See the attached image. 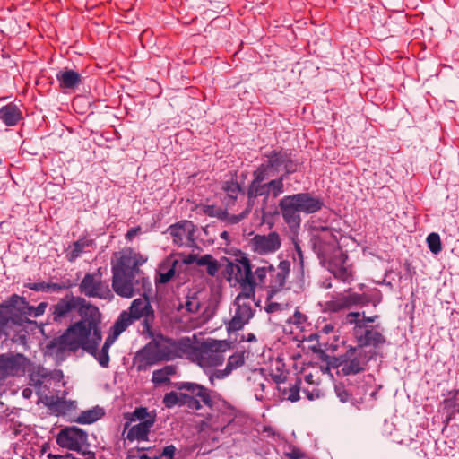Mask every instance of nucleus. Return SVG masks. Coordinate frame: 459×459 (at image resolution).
<instances>
[{
    "instance_id": "obj_8",
    "label": "nucleus",
    "mask_w": 459,
    "mask_h": 459,
    "mask_svg": "<svg viewBox=\"0 0 459 459\" xmlns=\"http://www.w3.org/2000/svg\"><path fill=\"white\" fill-rule=\"evenodd\" d=\"M75 313H78L82 319L92 317L93 321L100 314L96 307L88 304L83 299L73 295H67L61 299L55 305L53 311L55 320L73 316Z\"/></svg>"
},
{
    "instance_id": "obj_57",
    "label": "nucleus",
    "mask_w": 459,
    "mask_h": 459,
    "mask_svg": "<svg viewBox=\"0 0 459 459\" xmlns=\"http://www.w3.org/2000/svg\"><path fill=\"white\" fill-rule=\"evenodd\" d=\"M68 457H69V455H67V456H65H65H63V455H52V454H49V455H48V459H66V458H68Z\"/></svg>"
},
{
    "instance_id": "obj_27",
    "label": "nucleus",
    "mask_w": 459,
    "mask_h": 459,
    "mask_svg": "<svg viewBox=\"0 0 459 459\" xmlns=\"http://www.w3.org/2000/svg\"><path fill=\"white\" fill-rule=\"evenodd\" d=\"M189 359H196L198 365L202 368L219 366L224 360L222 353L197 351L195 346L194 353Z\"/></svg>"
},
{
    "instance_id": "obj_60",
    "label": "nucleus",
    "mask_w": 459,
    "mask_h": 459,
    "mask_svg": "<svg viewBox=\"0 0 459 459\" xmlns=\"http://www.w3.org/2000/svg\"><path fill=\"white\" fill-rule=\"evenodd\" d=\"M140 459H157V458H156V457H154V458H151V457H149L147 455H142L140 456Z\"/></svg>"
},
{
    "instance_id": "obj_58",
    "label": "nucleus",
    "mask_w": 459,
    "mask_h": 459,
    "mask_svg": "<svg viewBox=\"0 0 459 459\" xmlns=\"http://www.w3.org/2000/svg\"><path fill=\"white\" fill-rule=\"evenodd\" d=\"M30 394H31V390H30V389H28V388H26V389H24V390L22 391V395H23V397H25V398H29V397L30 396Z\"/></svg>"
},
{
    "instance_id": "obj_11",
    "label": "nucleus",
    "mask_w": 459,
    "mask_h": 459,
    "mask_svg": "<svg viewBox=\"0 0 459 459\" xmlns=\"http://www.w3.org/2000/svg\"><path fill=\"white\" fill-rule=\"evenodd\" d=\"M255 291H252L250 287L241 292L236 297L234 306L235 313L229 323V331H238L248 323L253 317L252 303L254 302Z\"/></svg>"
},
{
    "instance_id": "obj_35",
    "label": "nucleus",
    "mask_w": 459,
    "mask_h": 459,
    "mask_svg": "<svg viewBox=\"0 0 459 459\" xmlns=\"http://www.w3.org/2000/svg\"><path fill=\"white\" fill-rule=\"evenodd\" d=\"M289 176L280 175L278 178L271 179L267 182L269 195L273 198H277L284 192V180Z\"/></svg>"
},
{
    "instance_id": "obj_54",
    "label": "nucleus",
    "mask_w": 459,
    "mask_h": 459,
    "mask_svg": "<svg viewBox=\"0 0 459 459\" xmlns=\"http://www.w3.org/2000/svg\"><path fill=\"white\" fill-rule=\"evenodd\" d=\"M305 320V316L299 312L296 311L291 318V322L294 324H300Z\"/></svg>"
},
{
    "instance_id": "obj_13",
    "label": "nucleus",
    "mask_w": 459,
    "mask_h": 459,
    "mask_svg": "<svg viewBox=\"0 0 459 459\" xmlns=\"http://www.w3.org/2000/svg\"><path fill=\"white\" fill-rule=\"evenodd\" d=\"M290 270V263L289 260L280 261L277 267L273 265L266 267V283L265 285H258V287L268 289L269 299H273V296L283 288Z\"/></svg>"
},
{
    "instance_id": "obj_59",
    "label": "nucleus",
    "mask_w": 459,
    "mask_h": 459,
    "mask_svg": "<svg viewBox=\"0 0 459 459\" xmlns=\"http://www.w3.org/2000/svg\"><path fill=\"white\" fill-rule=\"evenodd\" d=\"M306 382L312 384L313 383V376L311 374L305 376Z\"/></svg>"
},
{
    "instance_id": "obj_26",
    "label": "nucleus",
    "mask_w": 459,
    "mask_h": 459,
    "mask_svg": "<svg viewBox=\"0 0 459 459\" xmlns=\"http://www.w3.org/2000/svg\"><path fill=\"white\" fill-rule=\"evenodd\" d=\"M0 118L7 126H14L23 119L22 112L13 102L0 108Z\"/></svg>"
},
{
    "instance_id": "obj_48",
    "label": "nucleus",
    "mask_w": 459,
    "mask_h": 459,
    "mask_svg": "<svg viewBox=\"0 0 459 459\" xmlns=\"http://www.w3.org/2000/svg\"><path fill=\"white\" fill-rule=\"evenodd\" d=\"M267 299L268 303L266 305L265 309L268 313H273L281 309L282 304L272 301L273 299H269V296L267 297Z\"/></svg>"
},
{
    "instance_id": "obj_51",
    "label": "nucleus",
    "mask_w": 459,
    "mask_h": 459,
    "mask_svg": "<svg viewBox=\"0 0 459 459\" xmlns=\"http://www.w3.org/2000/svg\"><path fill=\"white\" fill-rule=\"evenodd\" d=\"M47 307V303L41 302L38 307H34V312L32 314V317H38L44 314L45 309Z\"/></svg>"
},
{
    "instance_id": "obj_34",
    "label": "nucleus",
    "mask_w": 459,
    "mask_h": 459,
    "mask_svg": "<svg viewBox=\"0 0 459 459\" xmlns=\"http://www.w3.org/2000/svg\"><path fill=\"white\" fill-rule=\"evenodd\" d=\"M134 320L135 319L129 313L123 312L115 323L113 326V333L109 336L115 337L116 340L118 335L133 323Z\"/></svg>"
},
{
    "instance_id": "obj_7",
    "label": "nucleus",
    "mask_w": 459,
    "mask_h": 459,
    "mask_svg": "<svg viewBox=\"0 0 459 459\" xmlns=\"http://www.w3.org/2000/svg\"><path fill=\"white\" fill-rule=\"evenodd\" d=\"M375 318L376 316L366 317L364 314L359 312L346 315L344 323L353 325V334L360 347L384 342L383 335L369 325L375 321Z\"/></svg>"
},
{
    "instance_id": "obj_10",
    "label": "nucleus",
    "mask_w": 459,
    "mask_h": 459,
    "mask_svg": "<svg viewBox=\"0 0 459 459\" xmlns=\"http://www.w3.org/2000/svg\"><path fill=\"white\" fill-rule=\"evenodd\" d=\"M177 385L178 389L185 390L188 392L189 394L181 392L167 393L163 398V403L167 408H172L176 405L181 406L186 403H190L193 402L190 394L200 398V400L205 404L210 403L211 398L208 390L203 385L191 382L179 383Z\"/></svg>"
},
{
    "instance_id": "obj_17",
    "label": "nucleus",
    "mask_w": 459,
    "mask_h": 459,
    "mask_svg": "<svg viewBox=\"0 0 459 459\" xmlns=\"http://www.w3.org/2000/svg\"><path fill=\"white\" fill-rule=\"evenodd\" d=\"M56 442L61 447L81 451L87 442V435L79 428H65L58 433Z\"/></svg>"
},
{
    "instance_id": "obj_47",
    "label": "nucleus",
    "mask_w": 459,
    "mask_h": 459,
    "mask_svg": "<svg viewBox=\"0 0 459 459\" xmlns=\"http://www.w3.org/2000/svg\"><path fill=\"white\" fill-rule=\"evenodd\" d=\"M335 393L341 402L345 403L349 400L350 394L342 386H335Z\"/></svg>"
},
{
    "instance_id": "obj_4",
    "label": "nucleus",
    "mask_w": 459,
    "mask_h": 459,
    "mask_svg": "<svg viewBox=\"0 0 459 459\" xmlns=\"http://www.w3.org/2000/svg\"><path fill=\"white\" fill-rule=\"evenodd\" d=\"M100 323V314L95 321L92 317H88L74 324L60 337V345L64 350L73 351L80 348L92 351L101 341Z\"/></svg>"
},
{
    "instance_id": "obj_12",
    "label": "nucleus",
    "mask_w": 459,
    "mask_h": 459,
    "mask_svg": "<svg viewBox=\"0 0 459 459\" xmlns=\"http://www.w3.org/2000/svg\"><path fill=\"white\" fill-rule=\"evenodd\" d=\"M368 359V351L363 347L350 349L337 364L338 372L344 376L357 374L364 369Z\"/></svg>"
},
{
    "instance_id": "obj_52",
    "label": "nucleus",
    "mask_w": 459,
    "mask_h": 459,
    "mask_svg": "<svg viewBox=\"0 0 459 459\" xmlns=\"http://www.w3.org/2000/svg\"><path fill=\"white\" fill-rule=\"evenodd\" d=\"M225 250V253L226 254H229V255H234L236 256L237 258H241V259H244L246 258L244 254L239 250V249H237V248H230V249H228L227 247L224 248Z\"/></svg>"
},
{
    "instance_id": "obj_36",
    "label": "nucleus",
    "mask_w": 459,
    "mask_h": 459,
    "mask_svg": "<svg viewBox=\"0 0 459 459\" xmlns=\"http://www.w3.org/2000/svg\"><path fill=\"white\" fill-rule=\"evenodd\" d=\"M103 411L100 408H94L82 411L79 416L77 421L82 424H91L97 420L100 419Z\"/></svg>"
},
{
    "instance_id": "obj_19",
    "label": "nucleus",
    "mask_w": 459,
    "mask_h": 459,
    "mask_svg": "<svg viewBox=\"0 0 459 459\" xmlns=\"http://www.w3.org/2000/svg\"><path fill=\"white\" fill-rule=\"evenodd\" d=\"M28 361L21 354L0 355V379L9 376H18L25 372Z\"/></svg>"
},
{
    "instance_id": "obj_18",
    "label": "nucleus",
    "mask_w": 459,
    "mask_h": 459,
    "mask_svg": "<svg viewBox=\"0 0 459 459\" xmlns=\"http://www.w3.org/2000/svg\"><path fill=\"white\" fill-rule=\"evenodd\" d=\"M281 245V240L276 231H271L267 235L256 234L250 239L252 250L261 255L277 251Z\"/></svg>"
},
{
    "instance_id": "obj_3",
    "label": "nucleus",
    "mask_w": 459,
    "mask_h": 459,
    "mask_svg": "<svg viewBox=\"0 0 459 459\" xmlns=\"http://www.w3.org/2000/svg\"><path fill=\"white\" fill-rule=\"evenodd\" d=\"M146 260H116L112 264L114 291L123 298L141 294L150 286V281L139 269Z\"/></svg>"
},
{
    "instance_id": "obj_40",
    "label": "nucleus",
    "mask_w": 459,
    "mask_h": 459,
    "mask_svg": "<svg viewBox=\"0 0 459 459\" xmlns=\"http://www.w3.org/2000/svg\"><path fill=\"white\" fill-rule=\"evenodd\" d=\"M186 264H189L195 260H183ZM197 264L200 265H208V273L212 276H214L218 271L217 260H196Z\"/></svg>"
},
{
    "instance_id": "obj_21",
    "label": "nucleus",
    "mask_w": 459,
    "mask_h": 459,
    "mask_svg": "<svg viewBox=\"0 0 459 459\" xmlns=\"http://www.w3.org/2000/svg\"><path fill=\"white\" fill-rule=\"evenodd\" d=\"M246 351H237L228 359L227 366L224 369H216L209 376V380L213 384L215 379H223L232 373V371L242 367L245 363Z\"/></svg>"
},
{
    "instance_id": "obj_53",
    "label": "nucleus",
    "mask_w": 459,
    "mask_h": 459,
    "mask_svg": "<svg viewBox=\"0 0 459 459\" xmlns=\"http://www.w3.org/2000/svg\"><path fill=\"white\" fill-rule=\"evenodd\" d=\"M289 459H299L303 456V454L299 449H293L291 452L287 454Z\"/></svg>"
},
{
    "instance_id": "obj_43",
    "label": "nucleus",
    "mask_w": 459,
    "mask_h": 459,
    "mask_svg": "<svg viewBox=\"0 0 459 459\" xmlns=\"http://www.w3.org/2000/svg\"><path fill=\"white\" fill-rule=\"evenodd\" d=\"M149 417H152L150 415L145 408H138L134 411L132 420L134 421L136 420L141 421L147 420Z\"/></svg>"
},
{
    "instance_id": "obj_37",
    "label": "nucleus",
    "mask_w": 459,
    "mask_h": 459,
    "mask_svg": "<svg viewBox=\"0 0 459 459\" xmlns=\"http://www.w3.org/2000/svg\"><path fill=\"white\" fill-rule=\"evenodd\" d=\"M47 404L54 412L57 414H65L68 410V405L65 401L58 397H50L47 399Z\"/></svg>"
},
{
    "instance_id": "obj_15",
    "label": "nucleus",
    "mask_w": 459,
    "mask_h": 459,
    "mask_svg": "<svg viewBox=\"0 0 459 459\" xmlns=\"http://www.w3.org/2000/svg\"><path fill=\"white\" fill-rule=\"evenodd\" d=\"M81 290L86 296L110 299L113 294L108 288V285L102 282L100 271L95 274H86L80 285Z\"/></svg>"
},
{
    "instance_id": "obj_31",
    "label": "nucleus",
    "mask_w": 459,
    "mask_h": 459,
    "mask_svg": "<svg viewBox=\"0 0 459 459\" xmlns=\"http://www.w3.org/2000/svg\"><path fill=\"white\" fill-rule=\"evenodd\" d=\"M150 311L151 306L145 297L134 299L129 308V314L134 319H139L142 316L148 315Z\"/></svg>"
},
{
    "instance_id": "obj_49",
    "label": "nucleus",
    "mask_w": 459,
    "mask_h": 459,
    "mask_svg": "<svg viewBox=\"0 0 459 459\" xmlns=\"http://www.w3.org/2000/svg\"><path fill=\"white\" fill-rule=\"evenodd\" d=\"M175 451H176V447L173 445L167 446L163 448L161 455L168 459H173Z\"/></svg>"
},
{
    "instance_id": "obj_16",
    "label": "nucleus",
    "mask_w": 459,
    "mask_h": 459,
    "mask_svg": "<svg viewBox=\"0 0 459 459\" xmlns=\"http://www.w3.org/2000/svg\"><path fill=\"white\" fill-rule=\"evenodd\" d=\"M15 312H19L22 316L28 320V317H32L34 307L30 306L23 298L13 296L9 307L0 308V331L8 324Z\"/></svg>"
},
{
    "instance_id": "obj_63",
    "label": "nucleus",
    "mask_w": 459,
    "mask_h": 459,
    "mask_svg": "<svg viewBox=\"0 0 459 459\" xmlns=\"http://www.w3.org/2000/svg\"><path fill=\"white\" fill-rule=\"evenodd\" d=\"M341 258H347V255L342 254Z\"/></svg>"
},
{
    "instance_id": "obj_28",
    "label": "nucleus",
    "mask_w": 459,
    "mask_h": 459,
    "mask_svg": "<svg viewBox=\"0 0 459 459\" xmlns=\"http://www.w3.org/2000/svg\"><path fill=\"white\" fill-rule=\"evenodd\" d=\"M154 424V417H149L147 420L133 425L127 432L126 437L129 440H145L151 428Z\"/></svg>"
},
{
    "instance_id": "obj_24",
    "label": "nucleus",
    "mask_w": 459,
    "mask_h": 459,
    "mask_svg": "<svg viewBox=\"0 0 459 459\" xmlns=\"http://www.w3.org/2000/svg\"><path fill=\"white\" fill-rule=\"evenodd\" d=\"M56 80L62 91L75 90L82 83L81 74L68 68L60 70L56 74Z\"/></svg>"
},
{
    "instance_id": "obj_32",
    "label": "nucleus",
    "mask_w": 459,
    "mask_h": 459,
    "mask_svg": "<svg viewBox=\"0 0 459 459\" xmlns=\"http://www.w3.org/2000/svg\"><path fill=\"white\" fill-rule=\"evenodd\" d=\"M176 374V367L173 365H168L160 369L154 370L152 372V382L155 385H163L169 383L170 377Z\"/></svg>"
},
{
    "instance_id": "obj_6",
    "label": "nucleus",
    "mask_w": 459,
    "mask_h": 459,
    "mask_svg": "<svg viewBox=\"0 0 459 459\" xmlns=\"http://www.w3.org/2000/svg\"><path fill=\"white\" fill-rule=\"evenodd\" d=\"M197 227L192 221L181 220L171 224L166 230L178 247H187L188 252L180 253L181 258H212L211 255H201L203 249L198 246L195 238Z\"/></svg>"
},
{
    "instance_id": "obj_22",
    "label": "nucleus",
    "mask_w": 459,
    "mask_h": 459,
    "mask_svg": "<svg viewBox=\"0 0 459 459\" xmlns=\"http://www.w3.org/2000/svg\"><path fill=\"white\" fill-rule=\"evenodd\" d=\"M221 189L225 193L223 203L227 209H233L239 199H243L246 192L236 180L225 181Z\"/></svg>"
},
{
    "instance_id": "obj_41",
    "label": "nucleus",
    "mask_w": 459,
    "mask_h": 459,
    "mask_svg": "<svg viewBox=\"0 0 459 459\" xmlns=\"http://www.w3.org/2000/svg\"><path fill=\"white\" fill-rule=\"evenodd\" d=\"M311 227L316 231H330L332 228L328 225V219H323L322 217H318L316 219L312 220Z\"/></svg>"
},
{
    "instance_id": "obj_38",
    "label": "nucleus",
    "mask_w": 459,
    "mask_h": 459,
    "mask_svg": "<svg viewBox=\"0 0 459 459\" xmlns=\"http://www.w3.org/2000/svg\"><path fill=\"white\" fill-rule=\"evenodd\" d=\"M28 287L30 290H33L36 291H46V292H55L61 289V286L56 283H45V282L29 283Z\"/></svg>"
},
{
    "instance_id": "obj_30",
    "label": "nucleus",
    "mask_w": 459,
    "mask_h": 459,
    "mask_svg": "<svg viewBox=\"0 0 459 459\" xmlns=\"http://www.w3.org/2000/svg\"><path fill=\"white\" fill-rule=\"evenodd\" d=\"M115 341V337L108 336L100 350H98L96 346L92 351L88 352L94 356L101 367L108 368L109 363L108 350Z\"/></svg>"
},
{
    "instance_id": "obj_44",
    "label": "nucleus",
    "mask_w": 459,
    "mask_h": 459,
    "mask_svg": "<svg viewBox=\"0 0 459 459\" xmlns=\"http://www.w3.org/2000/svg\"><path fill=\"white\" fill-rule=\"evenodd\" d=\"M114 255L116 256V258H121V259H124V258H143L141 255L134 253L133 251V249H131V248L124 249L121 252H119L118 254L115 253Z\"/></svg>"
},
{
    "instance_id": "obj_9",
    "label": "nucleus",
    "mask_w": 459,
    "mask_h": 459,
    "mask_svg": "<svg viewBox=\"0 0 459 459\" xmlns=\"http://www.w3.org/2000/svg\"><path fill=\"white\" fill-rule=\"evenodd\" d=\"M266 161L261 163L258 168L264 169L270 176H273L283 169L281 175L290 176L298 170L299 163L293 159L291 151L283 147H278L266 153Z\"/></svg>"
},
{
    "instance_id": "obj_1",
    "label": "nucleus",
    "mask_w": 459,
    "mask_h": 459,
    "mask_svg": "<svg viewBox=\"0 0 459 459\" xmlns=\"http://www.w3.org/2000/svg\"><path fill=\"white\" fill-rule=\"evenodd\" d=\"M193 353L194 344L188 337L175 341L158 336L136 353L134 364L139 371H143L158 362L176 358H190Z\"/></svg>"
},
{
    "instance_id": "obj_33",
    "label": "nucleus",
    "mask_w": 459,
    "mask_h": 459,
    "mask_svg": "<svg viewBox=\"0 0 459 459\" xmlns=\"http://www.w3.org/2000/svg\"><path fill=\"white\" fill-rule=\"evenodd\" d=\"M230 347L227 341H218L214 339H207L202 344V352H220L223 353Z\"/></svg>"
},
{
    "instance_id": "obj_5",
    "label": "nucleus",
    "mask_w": 459,
    "mask_h": 459,
    "mask_svg": "<svg viewBox=\"0 0 459 459\" xmlns=\"http://www.w3.org/2000/svg\"><path fill=\"white\" fill-rule=\"evenodd\" d=\"M227 262L224 273L230 284L238 283L241 290L250 287L252 291H255L258 285H265L266 266L259 267L253 273L249 260H227Z\"/></svg>"
},
{
    "instance_id": "obj_39",
    "label": "nucleus",
    "mask_w": 459,
    "mask_h": 459,
    "mask_svg": "<svg viewBox=\"0 0 459 459\" xmlns=\"http://www.w3.org/2000/svg\"><path fill=\"white\" fill-rule=\"evenodd\" d=\"M427 243L429 250L437 255L442 250V243L437 233L432 232L427 237Z\"/></svg>"
},
{
    "instance_id": "obj_46",
    "label": "nucleus",
    "mask_w": 459,
    "mask_h": 459,
    "mask_svg": "<svg viewBox=\"0 0 459 459\" xmlns=\"http://www.w3.org/2000/svg\"><path fill=\"white\" fill-rule=\"evenodd\" d=\"M143 233V230L141 226H136L131 228L125 235V238L127 241H132L136 236L141 235Z\"/></svg>"
},
{
    "instance_id": "obj_23",
    "label": "nucleus",
    "mask_w": 459,
    "mask_h": 459,
    "mask_svg": "<svg viewBox=\"0 0 459 459\" xmlns=\"http://www.w3.org/2000/svg\"><path fill=\"white\" fill-rule=\"evenodd\" d=\"M322 266L326 268L335 278L348 281L352 277V271L346 260H321Z\"/></svg>"
},
{
    "instance_id": "obj_64",
    "label": "nucleus",
    "mask_w": 459,
    "mask_h": 459,
    "mask_svg": "<svg viewBox=\"0 0 459 459\" xmlns=\"http://www.w3.org/2000/svg\"><path fill=\"white\" fill-rule=\"evenodd\" d=\"M260 386H261L262 390H264V384H260Z\"/></svg>"
},
{
    "instance_id": "obj_62",
    "label": "nucleus",
    "mask_w": 459,
    "mask_h": 459,
    "mask_svg": "<svg viewBox=\"0 0 459 459\" xmlns=\"http://www.w3.org/2000/svg\"><path fill=\"white\" fill-rule=\"evenodd\" d=\"M255 339V337L253 334H250L249 337H248V341H253Z\"/></svg>"
},
{
    "instance_id": "obj_45",
    "label": "nucleus",
    "mask_w": 459,
    "mask_h": 459,
    "mask_svg": "<svg viewBox=\"0 0 459 459\" xmlns=\"http://www.w3.org/2000/svg\"><path fill=\"white\" fill-rule=\"evenodd\" d=\"M39 376H40L41 378H36L38 376L32 375L31 376V381L35 382L36 385H43L45 382L48 381L49 375L48 371L45 368L39 369Z\"/></svg>"
},
{
    "instance_id": "obj_20",
    "label": "nucleus",
    "mask_w": 459,
    "mask_h": 459,
    "mask_svg": "<svg viewBox=\"0 0 459 459\" xmlns=\"http://www.w3.org/2000/svg\"><path fill=\"white\" fill-rule=\"evenodd\" d=\"M97 248L95 239L88 234L83 235L78 240L72 242L66 248V255L69 258H78L83 255H91Z\"/></svg>"
},
{
    "instance_id": "obj_61",
    "label": "nucleus",
    "mask_w": 459,
    "mask_h": 459,
    "mask_svg": "<svg viewBox=\"0 0 459 459\" xmlns=\"http://www.w3.org/2000/svg\"><path fill=\"white\" fill-rule=\"evenodd\" d=\"M307 398L309 400H313L314 397H313V394L311 393H307Z\"/></svg>"
},
{
    "instance_id": "obj_29",
    "label": "nucleus",
    "mask_w": 459,
    "mask_h": 459,
    "mask_svg": "<svg viewBox=\"0 0 459 459\" xmlns=\"http://www.w3.org/2000/svg\"><path fill=\"white\" fill-rule=\"evenodd\" d=\"M178 260H164L157 269V275L155 278L156 284H165L169 282L175 276V268Z\"/></svg>"
},
{
    "instance_id": "obj_50",
    "label": "nucleus",
    "mask_w": 459,
    "mask_h": 459,
    "mask_svg": "<svg viewBox=\"0 0 459 459\" xmlns=\"http://www.w3.org/2000/svg\"><path fill=\"white\" fill-rule=\"evenodd\" d=\"M287 400L290 402H297L299 400V389L295 386L290 389L289 394H287Z\"/></svg>"
},
{
    "instance_id": "obj_55",
    "label": "nucleus",
    "mask_w": 459,
    "mask_h": 459,
    "mask_svg": "<svg viewBox=\"0 0 459 459\" xmlns=\"http://www.w3.org/2000/svg\"><path fill=\"white\" fill-rule=\"evenodd\" d=\"M334 331V325L332 324H325L321 328V333L325 334H329L333 333Z\"/></svg>"
},
{
    "instance_id": "obj_56",
    "label": "nucleus",
    "mask_w": 459,
    "mask_h": 459,
    "mask_svg": "<svg viewBox=\"0 0 459 459\" xmlns=\"http://www.w3.org/2000/svg\"><path fill=\"white\" fill-rule=\"evenodd\" d=\"M220 237L226 241V245H230V234L228 231L223 230L220 233Z\"/></svg>"
},
{
    "instance_id": "obj_25",
    "label": "nucleus",
    "mask_w": 459,
    "mask_h": 459,
    "mask_svg": "<svg viewBox=\"0 0 459 459\" xmlns=\"http://www.w3.org/2000/svg\"><path fill=\"white\" fill-rule=\"evenodd\" d=\"M361 300L362 298L359 294L342 295L333 300L327 301L325 305V309L330 312H339L352 305L360 303Z\"/></svg>"
},
{
    "instance_id": "obj_2",
    "label": "nucleus",
    "mask_w": 459,
    "mask_h": 459,
    "mask_svg": "<svg viewBox=\"0 0 459 459\" xmlns=\"http://www.w3.org/2000/svg\"><path fill=\"white\" fill-rule=\"evenodd\" d=\"M279 209L284 222L291 233V244L297 252L298 258H303V251L298 238L301 224L300 212L315 213L322 209L324 203L321 198L310 193H299L286 195L279 201Z\"/></svg>"
},
{
    "instance_id": "obj_42",
    "label": "nucleus",
    "mask_w": 459,
    "mask_h": 459,
    "mask_svg": "<svg viewBox=\"0 0 459 459\" xmlns=\"http://www.w3.org/2000/svg\"><path fill=\"white\" fill-rule=\"evenodd\" d=\"M323 241L320 238L316 237L313 238V247L315 250L318 249L316 251L318 258L324 259L327 258V255L325 249L332 248L333 247L331 245H326L325 247H322Z\"/></svg>"
},
{
    "instance_id": "obj_14",
    "label": "nucleus",
    "mask_w": 459,
    "mask_h": 459,
    "mask_svg": "<svg viewBox=\"0 0 459 459\" xmlns=\"http://www.w3.org/2000/svg\"><path fill=\"white\" fill-rule=\"evenodd\" d=\"M252 176L253 179L248 184L246 191L248 211L253 208L255 202L258 197L263 196L264 200H267L270 197L267 182H264L270 175L264 172V169L257 167L256 169L253 171Z\"/></svg>"
}]
</instances>
